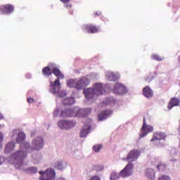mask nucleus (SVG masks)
<instances>
[{
	"instance_id": "nucleus-19",
	"label": "nucleus",
	"mask_w": 180,
	"mask_h": 180,
	"mask_svg": "<svg viewBox=\"0 0 180 180\" xmlns=\"http://www.w3.org/2000/svg\"><path fill=\"white\" fill-rule=\"evenodd\" d=\"M146 176L149 180H154L155 179V171L153 169H148L146 171Z\"/></svg>"
},
{
	"instance_id": "nucleus-16",
	"label": "nucleus",
	"mask_w": 180,
	"mask_h": 180,
	"mask_svg": "<svg viewBox=\"0 0 180 180\" xmlns=\"http://www.w3.org/2000/svg\"><path fill=\"white\" fill-rule=\"evenodd\" d=\"M179 103H180L179 98L176 97H174L171 98V100L169 101L167 105V108L169 109V110H171V109H172L174 106H178L179 105Z\"/></svg>"
},
{
	"instance_id": "nucleus-39",
	"label": "nucleus",
	"mask_w": 180,
	"mask_h": 180,
	"mask_svg": "<svg viewBox=\"0 0 180 180\" xmlns=\"http://www.w3.org/2000/svg\"><path fill=\"white\" fill-rule=\"evenodd\" d=\"M2 141H4V135L0 132V143H2Z\"/></svg>"
},
{
	"instance_id": "nucleus-30",
	"label": "nucleus",
	"mask_w": 180,
	"mask_h": 180,
	"mask_svg": "<svg viewBox=\"0 0 180 180\" xmlns=\"http://www.w3.org/2000/svg\"><path fill=\"white\" fill-rule=\"evenodd\" d=\"M119 175L116 172H112L110 175V180H117L119 179Z\"/></svg>"
},
{
	"instance_id": "nucleus-12",
	"label": "nucleus",
	"mask_w": 180,
	"mask_h": 180,
	"mask_svg": "<svg viewBox=\"0 0 180 180\" xmlns=\"http://www.w3.org/2000/svg\"><path fill=\"white\" fill-rule=\"evenodd\" d=\"M82 30L87 32V33L94 34L99 32V27H96L94 24H87L82 27Z\"/></svg>"
},
{
	"instance_id": "nucleus-21",
	"label": "nucleus",
	"mask_w": 180,
	"mask_h": 180,
	"mask_svg": "<svg viewBox=\"0 0 180 180\" xmlns=\"http://www.w3.org/2000/svg\"><path fill=\"white\" fill-rule=\"evenodd\" d=\"M106 79L108 81H117L119 79V76L113 72H107L106 74Z\"/></svg>"
},
{
	"instance_id": "nucleus-42",
	"label": "nucleus",
	"mask_w": 180,
	"mask_h": 180,
	"mask_svg": "<svg viewBox=\"0 0 180 180\" xmlns=\"http://www.w3.org/2000/svg\"><path fill=\"white\" fill-rule=\"evenodd\" d=\"M72 6L71 4H67L66 8H71Z\"/></svg>"
},
{
	"instance_id": "nucleus-34",
	"label": "nucleus",
	"mask_w": 180,
	"mask_h": 180,
	"mask_svg": "<svg viewBox=\"0 0 180 180\" xmlns=\"http://www.w3.org/2000/svg\"><path fill=\"white\" fill-rule=\"evenodd\" d=\"M94 171H96L97 172H99V171H102L103 169V166L101 165H95L94 167Z\"/></svg>"
},
{
	"instance_id": "nucleus-29",
	"label": "nucleus",
	"mask_w": 180,
	"mask_h": 180,
	"mask_svg": "<svg viewBox=\"0 0 180 180\" xmlns=\"http://www.w3.org/2000/svg\"><path fill=\"white\" fill-rule=\"evenodd\" d=\"M157 168H158V171H165V169L167 168V165L165 164L160 163L157 165Z\"/></svg>"
},
{
	"instance_id": "nucleus-24",
	"label": "nucleus",
	"mask_w": 180,
	"mask_h": 180,
	"mask_svg": "<svg viewBox=\"0 0 180 180\" xmlns=\"http://www.w3.org/2000/svg\"><path fill=\"white\" fill-rule=\"evenodd\" d=\"M13 150H15V143H8L5 148V153H11V151H13Z\"/></svg>"
},
{
	"instance_id": "nucleus-9",
	"label": "nucleus",
	"mask_w": 180,
	"mask_h": 180,
	"mask_svg": "<svg viewBox=\"0 0 180 180\" xmlns=\"http://www.w3.org/2000/svg\"><path fill=\"white\" fill-rule=\"evenodd\" d=\"M153 130H154V128H153V126L151 125H147L146 117H144L143 121V126L141 128V131H143V133L140 134L141 139H143V137H146V136H147L148 133H153Z\"/></svg>"
},
{
	"instance_id": "nucleus-40",
	"label": "nucleus",
	"mask_w": 180,
	"mask_h": 180,
	"mask_svg": "<svg viewBox=\"0 0 180 180\" xmlns=\"http://www.w3.org/2000/svg\"><path fill=\"white\" fill-rule=\"evenodd\" d=\"M4 161H5V158H0V164H2V162H4Z\"/></svg>"
},
{
	"instance_id": "nucleus-5",
	"label": "nucleus",
	"mask_w": 180,
	"mask_h": 180,
	"mask_svg": "<svg viewBox=\"0 0 180 180\" xmlns=\"http://www.w3.org/2000/svg\"><path fill=\"white\" fill-rule=\"evenodd\" d=\"M84 94L86 99H92L94 96H99L103 94V86L101 83H96L94 88L84 90Z\"/></svg>"
},
{
	"instance_id": "nucleus-25",
	"label": "nucleus",
	"mask_w": 180,
	"mask_h": 180,
	"mask_svg": "<svg viewBox=\"0 0 180 180\" xmlns=\"http://www.w3.org/2000/svg\"><path fill=\"white\" fill-rule=\"evenodd\" d=\"M60 129H68V121L66 120H60L58 123Z\"/></svg>"
},
{
	"instance_id": "nucleus-45",
	"label": "nucleus",
	"mask_w": 180,
	"mask_h": 180,
	"mask_svg": "<svg viewBox=\"0 0 180 180\" xmlns=\"http://www.w3.org/2000/svg\"><path fill=\"white\" fill-rule=\"evenodd\" d=\"M47 179V177L46 176H44V179Z\"/></svg>"
},
{
	"instance_id": "nucleus-14",
	"label": "nucleus",
	"mask_w": 180,
	"mask_h": 180,
	"mask_svg": "<svg viewBox=\"0 0 180 180\" xmlns=\"http://www.w3.org/2000/svg\"><path fill=\"white\" fill-rule=\"evenodd\" d=\"M126 92V87L123 84L116 83L113 89V94L115 95H123Z\"/></svg>"
},
{
	"instance_id": "nucleus-8",
	"label": "nucleus",
	"mask_w": 180,
	"mask_h": 180,
	"mask_svg": "<svg viewBox=\"0 0 180 180\" xmlns=\"http://www.w3.org/2000/svg\"><path fill=\"white\" fill-rule=\"evenodd\" d=\"M41 176L40 180H53L56 178V172L54 169H48L46 172H39Z\"/></svg>"
},
{
	"instance_id": "nucleus-1",
	"label": "nucleus",
	"mask_w": 180,
	"mask_h": 180,
	"mask_svg": "<svg viewBox=\"0 0 180 180\" xmlns=\"http://www.w3.org/2000/svg\"><path fill=\"white\" fill-rule=\"evenodd\" d=\"M50 67H51L52 68V74L56 75V77L58 79H56L54 81V82H50L49 86H51V89L49 90V92H51V94H53V95H56V94H57V89H59L60 86H61V84L60 83V79H64V74H63V72H60L58 68L56 67L55 64L51 63Z\"/></svg>"
},
{
	"instance_id": "nucleus-22",
	"label": "nucleus",
	"mask_w": 180,
	"mask_h": 180,
	"mask_svg": "<svg viewBox=\"0 0 180 180\" xmlns=\"http://www.w3.org/2000/svg\"><path fill=\"white\" fill-rule=\"evenodd\" d=\"M25 139H26V135H25L23 132H19L18 134V137L16 138V142L18 144H20L21 143H23Z\"/></svg>"
},
{
	"instance_id": "nucleus-43",
	"label": "nucleus",
	"mask_w": 180,
	"mask_h": 180,
	"mask_svg": "<svg viewBox=\"0 0 180 180\" xmlns=\"http://www.w3.org/2000/svg\"><path fill=\"white\" fill-rule=\"evenodd\" d=\"M100 15H101V12L100 11L96 13V16H99Z\"/></svg>"
},
{
	"instance_id": "nucleus-46",
	"label": "nucleus",
	"mask_w": 180,
	"mask_h": 180,
	"mask_svg": "<svg viewBox=\"0 0 180 180\" xmlns=\"http://www.w3.org/2000/svg\"><path fill=\"white\" fill-rule=\"evenodd\" d=\"M1 127H2V126L0 124V129H1Z\"/></svg>"
},
{
	"instance_id": "nucleus-23",
	"label": "nucleus",
	"mask_w": 180,
	"mask_h": 180,
	"mask_svg": "<svg viewBox=\"0 0 180 180\" xmlns=\"http://www.w3.org/2000/svg\"><path fill=\"white\" fill-rule=\"evenodd\" d=\"M75 102V98H74V97H69L65 98L63 101V105L70 106L71 105H74Z\"/></svg>"
},
{
	"instance_id": "nucleus-41",
	"label": "nucleus",
	"mask_w": 180,
	"mask_h": 180,
	"mask_svg": "<svg viewBox=\"0 0 180 180\" xmlns=\"http://www.w3.org/2000/svg\"><path fill=\"white\" fill-rule=\"evenodd\" d=\"M4 119V115L0 113V120H2Z\"/></svg>"
},
{
	"instance_id": "nucleus-35",
	"label": "nucleus",
	"mask_w": 180,
	"mask_h": 180,
	"mask_svg": "<svg viewBox=\"0 0 180 180\" xmlns=\"http://www.w3.org/2000/svg\"><path fill=\"white\" fill-rule=\"evenodd\" d=\"M74 126H75V122L72 121H68V129L74 127Z\"/></svg>"
},
{
	"instance_id": "nucleus-31",
	"label": "nucleus",
	"mask_w": 180,
	"mask_h": 180,
	"mask_svg": "<svg viewBox=\"0 0 180 180\" xmlns=\"http://www.w3.org/2000/svg\"><path fill=\"white\" fill-rule=\"evenodd\" d=\"M158 180H171V178L168 175L162 174L158 177Z\"/></svg>"
},
{
	"instance_id": "nucleus-44",
	"label": "nucleus",
	"mask_w": 180,
	"mask_h": 180,
	"mask_svg": "<svg viewBox=\"0 0 180 180\" xmlns=\"http://www.w3.org/2000/svg\"><path fill=\"white\" fill-rule=\"evenodd\" d=\"M178 63L180 64V56L178 57Z\"/></svg>"
},
{
	"instance_id": "nucleus-36",
	"label": "nucleus",
	"mask_w": 180,
	"mask_h": 180,
	"mask_svg": "<svg viewBox=\"0 0 180 180\" xmlns=\"http://www.w3.org/2000/svg\"><path fill=\"white\" fill-rule=\"evenodd\" d=\"M89 180H101V177L98 176H93Z\"/></svg>"
},
{
	"instance_id": "nucleus-2",
	"label": "nucleus",
	"mask_w": 180,
	"mask_h": 180,
	"mask_svg": "<svg viewBox=\"0 0 180 180\" xmlns=\"http://www.w3.org/2000/svg\"><path fill=\"white\" fill-rule=\"evenodd\" d=\"M26 157H27V152L18 150L11 155L10 161L17 169H25L26 164L23 162V160H25Z\"/></svg>"
},
{
	"instance_id": "nucleus-7",
	"label": "nucleus",
	"mask_w": 180,
	"mask_h": 180,
	"mask_svg": "<svg viewBox=\"0 0 180 180\" xmlns=\"http://www.w3.org/2000/svg\"><path fill=\"white\" fill-rule=\"evenodd\" d=\"M167 139V135L164 132H155L153 133V138L150 139L151 143L158 146V147H162L164 143H161V140H165Z\"/></svg>"
},
{
	"instance_id": "nucleus-18",
	"label": "nucleus",
	"mask_w": 180,
	"mask_h": 180,
	"mask_svg": "<svg viewBox=\"0 0 180 180\" xmlns=\"http://www.w3.org/2000/svg\"><path fill=\"white\" fill-rule=\"evenodd\" d=\"M143 94L146 98H153V95H154L153 90H151V88L148 86H146L143 89Z\"/></svg>"
},
{
	"instance_id": "nucleus-28",
	"label": "nucleus",
	"mask_w": 180,
	"mask_h": 180,
	"mask_svg": "<svg viewBox=\"0 0 180 180\" xmlns=\"http://www.w3.org/2000/svg\"><path fill=\"white\" fill-rule=\"evenodd\" d=\"M25 171L28 173V174H36L37 172V167H29L27 169H25Z\"/></svg>"
},
{
	"instance_id": "nucleus-4",
	"label": "nucleus",
	"mask_w": 180,
	"mask_h": 180,
	"mask_svg": "<svg viewBox=\"0 0 180 180\" xmlns=\"http://www.w3.org/2000/svg\"><path fill=\"white\" fill-rule=\"evenodd\" d=\"M91 82L86 77H80L79 79H69L67 85L69 88H75L76 89H84L85 86H88Z\"/></svg>"
},
{
	"instance_id": "nucleus-20",
	"label": "nucleus",
	"mask_w": 180,
	"mask_h": 180,
	"mask_svg": "<svg viewBox=\"0 0 180 180\" xmlns=\"http://www.w3.org/2000/svg\"><path fill=\"white\" fill-rule=\"evenodd\" d=\"M51 66H46L42 69V74L44 77H50L53 74V69Z\"/></svg>"
},
{
	"instance_id": "nucleus-6",
	"label": "nucleus",
	"mask_w": 180,
	"mask_h": 180,
	"mask_svg": "<svg viewBox=\"0 0 180 180\" xmlns=\"http://www.w3.org/2000/svg\"><path fill=\"white\" fill-rule=\"evenodd\" d=\"M85 112V109H75V110H65L62 111L61 116H68V117H74L78 116L79 117H82L84 113Z\"/></svg>"
},
{
	"instance_id": "nucleus-37",
	"label": "nucleus",
	"mask_w": 180,
	"mask_h": 180,
	"mask_svg": "<svg viewBox=\"0 0 180 180\" xmlns=\"http://www.w3.org/2000/svg\"><path fill=\"white\" fill-rule=\"evenodd\" d=\"M27 102H28V103H34V98H27Z\"/></svg>"
},
{
	"instance_id": "nucleus-38",
	"label": "nucleus",
	"mask_w": 180,
	"mask_h": 180,
	"mask_svg": "<svg viewBox=\"0 0 180 180\" xmlns=\"http://www.w3.org/2000/svg\"><path fill=\"white\" fill-rule=\"evenodd\" d=\"M63 4H68V2H71V0H60Z\"/></svg>"
},
{
	"instance_id": "nucleus-27",
	"label": "nucleus",
	"mask_w": 180,
	"mask_h": 180,
	"mask_svg": "<svg viewBox=\"0 0 180 180\" xmlns=\"http://www.w3.org/2000/svg\"><path fill=\"white\" fill-rule=\"evenodd\" d=\"M56 94H58V98H64V96H65L67 95V92L65 91H58V89H60V87H59V89L56 87Z\"/></svg>"
},
{
	"instance_id": "nucleus-13",
	"label": "nucleus",
	"mask_w": 180,
	"mask_h": 180,
	"mask_svg": "<svg viewBox=\"0 0 180 180\" xmlns=\"http://www.w3.org/2000/svg\"><path fill=\"white\" fill-rule=\"evenodd\" d=\"M13 11H15V7L12 4H6L0 7V12H1L2 15H9Z\"/></svg>"
},
{
	"instance_id": "nucleus-17",
	"label": "nucleus",
	"mask_w": 180,
	"mask_h": 180,
	"mask_svg": "<svg viewBox=\"0 0 180 180\" xmlns=\"http://www.w3.org/2000/svg\"><path fill=\"white\" fill-rule=\"evenodd\" d=\"M91 125L89 124H84V127L82 128L80 137L84 138L86 137V134H89V131H91Z\"/></svg>"
},
{
	"instance_id": "nucleus-3",
	"label": "nucleus",
	"mask_w": 180,
	"mask_h": 180,
	"mask_svg": "<svg viewBox=\"0 0 180 180\" xmlns=\"http://www.w3.org/2000/svg\"><path fill=\"white\" fill-rule=\"evenodd\" d=\"M43 146H44V141L43 140V138L37 137L32 141V146H30L29 143L25 142L20 144V148L22 150L25 148V150H27V151L30 153V151H39V150L41 149Z\"/></svg>"
},
{
	"instance_id": "nucleus-15",
	"label": "nucleus",
	"mask_w": 180,
	"mask_h": 180,
	"mask_svg": "<svg viewBox=\"0 0 180 180\" xmlns=\"http://www.w3.org/2000/svg\"><path fill=\"white\" fill-rule=\"evenodd\" d=\"M112 113V112L110 110L101 111L98 115V120H99V122H101L102 120H105V119H108V117H109V116H110Z\"/></svg>"
},
{
	"instance_id": "nucleus-32",
	"label": "nucleus",
	"mask_w": 180,
	"mask_h": 180,
	"mask_svg": "<svg viewBox=\"0 0 180 180\" xmlns=\"http://www.w3.org/2000/svg\"><path fill=\"white\" fill-rule=\"evenodd\" d=\"M151 58L155 60V61H162V58L158 55H152Z\"/></svg>"
},
{
	"instance_id": "nucleus-11",
	"label": "nucleus",
	"mask_w": 180,
	"mask_h": 180,
	"mask_svg": "<svg viewBox=\"0 0 180 180\" xmlns=\"http://www.w3.org/2000/svg\"><path fill=\"white\" fill-rule=\"evenodd\" d=\"M140 151L134 149L129 151L126 160L128 162H129V164H131V162H133V161H136V160H137V158L140 157Z\"/></svg>"
},
{
	"instance_id": "nucleus-33",
	"label": "nucleus",
	"mask_w": 180,
	"mask_h": 180,
	"mask_svg": "<svg viewBox=\"0 0 180 180\" xmlns=\"http://www.w3.org/2000/svg\"><path fill=\"white\" fill-rule=\"evenodd\" d=\"M101 148H102V145H94L93 146V151H95V153H98Z\"/></svg>"
},
{
	"instance_id": "nucleus-10",
	"label": "nucleus",
	"mask_w": 180,
	"mask_h": 180,
	"mask_svg": "<svg viewBox=\"0 0 180 180\" xmlns=\"http://www.w3.org/2000/svg\"><path fill=\"white\" fill-rule=\"evenodd\" d=\"M133 168H134V165L131 163H129L124 169L120 172V176H122L123 178H126L127 176H130L131 174H133Z\"/></svg>"
},
{
	"instance_id": "nucleus-26",
	"label": "nucleus",
	"mask_w": 180,
	"mask_h": 180,
	"mask_svg": "<svg viewBox=\"0 0 180 180\" xmlns=\"http://www.w3.org/2000/svg\"><path fill=\"white\" fill-rule=\"evenodd\" d=\"M53 167L56 169H58V170L64 169V164L63 163L62 161L56 162V163H54Z\"/></svg>"
}]
</instances>
